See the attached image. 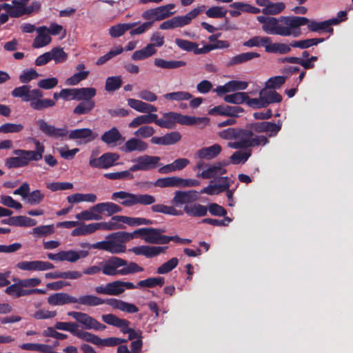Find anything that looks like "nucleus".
Returning a JSON list of instances; mask_svg holds the SVG:
<instances>
[{
	"label": "nucleus",
	"mask_w": 353,
	"mask_h": 353,
	"mask_svg": "<svg viewBox=\"0 0 353 353\" xmlns=\"http://www.w3.org/2000/svg\"><path fill=\"white\" fill-rule=\"evenodd\" d=\"M154 185L161 188H179V176H168L157 179Z\"/></svg>",
	"instance_id": "nucleus-50"
},
{
	"label": "nucleus",
	"mask_w": 353,
	"mask_h": 353,
	"mask_svg": "<svg viewBox=\"0 0 353 353\" xmlns=\"http://www.w3.org/2000/svg\"><path fill=\"white\" fill-rule=\"evenodd\" d=\"M167 247L141 245L132 248L130 250L136 255H143L147 258H152L163 253Z\"/></svg>",
	"instance_id": "nucleus-22"
},
{
	"label": "nucleus",
	"mask_w": 353,
	"mask_h": 353,
	"mask_svg": "<svg viewBox=\"0 0 353 353\" xmlns=\"http://www.w3.org/2000/svg\"><path fill=\"white\" fill-rule=\"evenodd\" d=\"M137 23H118L109 28V34L112 38H118L123 36L125 32L137 26Z\"/></svg>",
	"instance_id": "nucleus-42"
},
{
	"label": "nucleus",
	"mask_w": 353,
	"mask_h": 353,
	"mask_svg": "<svg viewBox=\"0 0 353 353\" xmlns=\"http://www.w3.org/2000/svg\"><path fill=\"white\" fill-rule=\"evenodd\" d=\"M232 182V180L228 176H220L216 180L210 181L209 185L201 190V193L216 195L226 192V196L229 201L228 205L233 206L234 205L233 194L236 186L233 189H230Z\"/></svg>",
	"instance_id": "nucleus-6"
},
{
	"label": "nucleus",
	"mask_w": 353,
	"mask_h": 353,
	"mask_svg": "<svg viewBox=\"0 0 353 353\" xmlns=\"http://www.w3.org/2000/svg\"><path fill=\"white\" fill-rule=\"evenodd\" d=\"M101 319L105 323L120 328L123 334H128L127 331L132 330L129 327L130 321L120 319L113 314H103Z\"/></svg>",
	"instance_id": "nucleus-21"
},
{
	"label": "nucleus",
	"mask_w": 353,
	"mask_h": 353,
	"mask_svg": "<svg viewBox=\"0 0 353 353\" xmlns=\"http://www.w3.org/2000/svg\"><path fill=\"white\" fill-rule=\"evenodd\" d=\"M29 0H12L10 3L1 4V10H4L11 17H19L23 14H30L33 12V5L26 6Z\"/></svg>",
	"instance_id": "nucleus-10"
},
{
	"label": "nucleus",
	"mask_w": 353,
	"mask_h": 353,
	"mask_svg": "<svg viewBox=\"0 0 353 353\" xmlns=\"http://www.w3.org/2000/svg\"><path fill=\"white\" fill-rule=\"evenodd\" d=\"M285 4L283 2H272L266 8H263L261 12L265 15H276L281 13L285 8Z\"/></svg>",
	"instance_id": "nucleus-56"
},
{
	"label": "nucleus",
	"mask_w": 353,
	"mask_h": 353,
	"mask_svg": "<svg viewBox=\"0 0 353 353\" xmlns=\"http://www.w3.org/2000/svg\"><path fill=\"white\" fill-rule=\"evenodd\" d=\"M174 8L175 4L174 3H170L156 8L158 21L163 20L174 14V12H172V10Z\"/></svg>",
	"instance_id": "nucleus-60"
},
{
	"label": "nucleus",
	"mask_w": 353,
	"mask_h": 353,
	"mask_svg": "<svg viewBox=\"0 0 353 353\" xmlns=\"http://www.w3.org/2000/svg\"><path fill=\"white\" fill-rule=\"evenodd\" d=\"M282 96L275 90L263 88L259 92V97L250 99L248 105L253 108H266L270 103H279Z\"/></svg>",
	"instance_id": "nucleus-7"
},
{
	"label": "nucleus",
	"mask_w": 353,
	"mask_h": 353,
	"mask_svg": "<svg viewBox=\"0 0 353 353\" xmlns=\"http://www.w3.org/2000/svg\"><path fill=\"white\" fill-rule=\"evenodd\" d=\"M222 148L219 144H214L210 147H205L197 151L196 155L201 159H212L217 157Z\"/></svg>",
	"instance_id": "nucleus-34"
},
{
	"label": "nucleus",
	"mask_w": 353,
	"mask_h": 353,
	"mask_svg": "<svg viewBox=\"0 0 353 353\" xmlns=\"http://www.w3.org/2000/svg\"><path fill=\"white\" fill-rule=\"evenodd\" d=\"M209 119L207 117H195L188 115H183L178 113V123L185 125H203L208 123Z\"/></svg>",
	"instance_id": "nucleus-38"
},
{
	"label": "nucleus",
	"mask_w": 353,
	"mask_h": 353,
	"mask_svg": "<svg viewBox=\"0 0 353 353\" xmlns=\"http://www.w3.org/2000/svg\"><path fill=\"white\" fill-rule=\"evenodd\" d=\"M173 204L172 205H165L164 204H154L151 207V210L153 212L162 213L167 215L171 216H181L183 211L176 209Z\"/></svg>",
	"instance_id": "nucleus-37"
},
{
	"label": "nucleus",
	"mask_w": 353,
	"mask_h": 353,
	"mask_svg": "<svg viewBox=\"0 0 353 353\" xmlns=\"http://www.w3.org/2000/svg\"><path fill=\"white\" fill-rule=\"evenodd\" d=\"M12 96L21 98L22 101L30 103L32 97L41 96V90L39 89L30 90V85H23L15 88L12 91Z\"/></svg>",
	"instance_id": "nucleus-19"
},
{
	"label": "nucleus",
	"mask_w": 353,
	"mask_h": 353,
	"mask_svg": "<svg viewBox=\"0 0 353 353\" xmlns=\"http://www.w3.org/2000/svg\"><path fill=\"white\" fill-rule=\"evenodd\" d=\"M101 263L103 274L108 276L127 275L143 271V268L137 263H128L125 260L117 256H112Z\"/></svg>",
	"instance_id": "nucleus-5"
},
{
	"label": "nucleus",
	"mask_w": 353,
	"mask_h": 353,
	"mask_svg": "<svg viewBox=\"0 0 353 353\" xmlns=\"http://www.w3.org/2000/svg\"><path fill=\"white\" fill-rule=\"evenodd\" d=\"M324 41L323 38H312L304 40L293 41L291 42L292 48H298L301 49H306L313 46H316Z\"/></svg>",
	"instance_id": "nucleus-53"
},
{
	"label": "nucleus",
	"mask_w": 353,
	"mask_h": 353,
	"mask_svg": "<svg viewBox=\"0 0 353 353\" xmlns=\"http://www.w3.org/2000/svg\"><path fill=\"white\" fill-rule=\"evenodd\" d=\"M252 99L248 97L246 92H235L233 94H228L224 97V101L229 103L233 104H241L245 102L248 104V101Z\"/></svg>",
	"instance_id": "nucleus-51"
},
{
	"label": "nucleus",
	"mask_w": 353,
	"mask_h": 353,
	"mask_svg": "<svg viewBox=\"0 0 353 353\" xmlns=\"http://www.w3.org/2000/svg\"><path fill=\"white\" fill-rule=\"evenodd\" d=\"M154 64L156 67L162 69H175L186 65L183 61H167L161 58H156L154 60Z\"/></svg>",
	"instance_id": "nucleus-45"
},
{
	"label": "nucleus",
	"mask_w": 353,
	"mask_h": 353,
	"mask_svg": "<svg viewBox=\"0 0 353 353\" xmlns=\"http://www.w3.org/2000/svg\"><path fill=\"white\" fill-rule=\"evenodd\" d=\"M38 35L34 38L32 47L34 48H41L48 46L52 41L50 35L47 32V26H43L37 28Z\"/></svg>",
	"instance_id": "nucleus-27"
},
{
	"label": "nucleus",
	"mask_w": 353,
	"mask_h": 353,
	"mask_svg": "<svg viewBox=\"0 0 353 353\" xmlns=\"http://www.w3.org/2000/svg\"><path fill=\"white\" fill-rule=\"evenodd\" d=\"M178 123V113L174 112H169L163 113L161 119L157 118L155 124L161 128L166 129H172Z\"/></svg>",
	"instance_id": "nucleus-30"
},
{
	"label": "nucleus",
	"mask_w": 353,
	"mask_h": 353,
	"mask_svg": "<svg viewBox=\"0 0 353 353\" xmlns=\"http://www.w3.org/2000/svg\"><path fill=\"white\" fill-rule=\"evenodd\" d=\"M94 105L93 101H84L76 106L73 112L76 114H88L94 108Z\"/></svg>",
	"instance_id": "nucleus-64"
},
{
	"label": "nucleus",
	"mask_w": 353,
	"mask_h": 353,
	"mask_svg": "<svg viewBox=\"0 0 353 353\" xmlns=\"http://www.w3.org/2000/svg\"><path fill=\"white\" fill-rule=\"evenodd\" d=\"M9 275V272H0V287H5L8 285H10L9 287H36L41 283V280L39 279L32 278L23 281H19L18 283L10 284V282L8 279Z\"/></svg>",
	"instance_id": "nucleus-20"
},
{
	"label": "nucleus",
	"mask_w": 353,
	"mask_h": 353,
	"mask_svg": "<svg viewBox=\"0 0 353 353\" xmlns=\"http://www.w3.org/2000/svg\"><path fill=\"white\" fill-rule=\"evenodd\" d=\"M252 135L253 132L251 130L239 128L235 141L228 143V147L233 149H248Z\"/></svg>",
	"instance_id": "nucleus-17"
},
{
	"label": "nucleus",
	"mask_w": 353,
	"mask_h": 353,
	"mask_svg": "<svg viewBox=\"0 0 353 353\" xmlns=\"http://www.w3.org/2000/svg\"><path fill=\"white\" fill-rule=\"evenodd\" d=\"M269 40L270 37H268L254 36L245 41L243 43V46L248 48L263 46L266 50L267 46H268L269 43Z\"/></svg>",
	"instance_id": "nucleus-52"
},
{
	"label": "nucleus",
	"mask_w": 353,
	"mask_h": 353,
	"mask_svg": "<svg viewBox=\"0 0 353 353\" xmlns=\"http://www.w3.org/2000/svg\"><path fill=\"white\" fill-rule=\"evenodd\" d=\"M96 89L94 88H76V100L77 101H92L96 95Z\"/></svg>",
	"instance_id": "nucleus-55"
},
{
	"label": "nucleus",
	"mask_w": 353,
	"mask_h": 353,
	"mask_svg": "<svg viewBox=\"0 0 353 353\" xmlns=\"http://www.w3.org/2000/svg\"><path fill=\"white\" fill-rule=\"evenodd\" d=\"M107 304L112 307L114 309H117L129 314H134L139 312L138 307L134 304L117 299H108Z\"/></svg>",
	"instance_id": "nucleus-29"
},
{
	"label": "nucleus",
	"mask_w": 353,
	"mask_h": 353,
	"mask_svg": "<svg viewBox=\"0 0 353 353\" xmlns=\"http://www.w3.org/2000/svg\"><path fill=\"white\" fill-rule=\"evenodd\" d=\"M78 324L74 322H57L54 325L55 329L70 332L77 337L78 336V333L80 332V330H78Z\"/></svg>",
	"instance_id": "nucleus-57"
},
{
	"label": "nucleus",
	"mask_w": 353,
	"mask_h": 353,
	"mask_svg": "<svg viewBox=\"0 0 353 353\" xmlns=\"http://www.w3.org/2000/svg\"><path fill=\"white\" fill-rule=\"evenodd\" d=\"M6 293L13 297H20L32 294H45L46 290L43 288H30L24 290L23 288H6Z\"/></svg>",
	"instance_id": "nucleus-36"
},
{
	"label": "nucleus",
	"mask_w": 353,
	"mask_h": 353,
	"mask_svg": "<svg viewBox=\"0 0 353 353\" xmlns=\"http://www.w3.org/2000/svg\"><path fill=\"white\" fill-rule=\"evenodd\" d=\"M2 223L17 227H32L37 224V221L26 216H16L2 221Z\"/></svg>",
	"instance_id": "nucleus-31"
},
{
	"label": "nucleus",
	"mask_w": 353,
	"mask_h": 353,
	"mask_svg": "<svg viewBox=\"0 0 353 353\" xmlns=\"http://www.w3.org/2000/svg\"><path fill=\"white\" fill-rule=\"evenodd\" d=\"M148 148V144L137 137L128 139L124 144L120 147V150L124 153H132L133 152H143Z\"/></svg>",
	"instance_id": "nucleus-16"
},
{
	"label": "nucleus",
	"mask_w": 353,
	"mask_h": 353,
	"mask_svg": "<svg viewBox=\"0 0 353 353\" xmlns=\"http://www.w3.org/2000/svg\"><path fill=\"white\" fill-rule=\"evenodd\" d=\"M36 123L39 130L50 138L63 140L68 136L70 139H79L81 143H87L97 137V134L90 128L75 129L68 132L66 128H57L42 119H38Z\"/></svg>",
	"instance_id": "nucleus-1"
},
{
	"label": "nucleus",
	"mask_w": 353,
	"mask_h": 353,
	"mask_svg": "<svg viewBox=\"0 0 353 353\" xmlns=\"http://www.w3.org/2000/svg\"><path fill=\"white\" fill-rule=\"evenodd\" d=\"M48 303L50 305H63L77 303V298L65 292H57L48 296Z\"/></svg>",
	"instance_id": "nucleus-24"
},
{
	"label": "nucleus",
	"mask_w": 353,
	"mask_h": 353,
	"mask_svg": "<svg viewBox=\"0 0 353 353\" xmlns=\"http://www.w3.org/2000/svg\"><path fill=\"white\" fill-rule=\"evenodd\" d=\"M119 218H121V215L114 216L109 221L99 222L101 230L111 231L123 229L125 227Z\"/></svg>",
	"instance_id": "nucleus-48"
},
{
	"label": "nucleus",
	"mask_w": 353,
	"mask_h": 353,
	"mask_svg": "<svg viewBox=\"0 0 353 353\" xmlns=\"http://www.w3.org/2000/svg\"><path fill=\"white\" fill-rule=\"evenodd\" d=\"M94 208L97 210L99 215L106 212L108 216H112L114 214L120 212L122 208L112 202L99 203L94 205Z\"/></svg>",
	"instance_id": "nucleus-35"
},
{
	"label": "nucleus",
	"mask_w": 353,
	"mask_h": 353,
	"mask_svg": "<svg viewBox=\"0 0 353 353\" xmlns=\"http://www.w3.org/2000/svg\"><path fill=\"white\" fill-rule=\"evenodd\" d=\"M122 79L121 76L109 77L106 79L105 89L108 92H114L121 88Z\"/></svg>",
	"instance_id": "nucleus-61"
},
{
	"label": "nucleus",
	"mask_w": 353,
	"mask_h": 353,
	"mask_svg": "<svg viewBox=\"0 0 353 353\" xmlns=\"http://www.w3.org/2000/svg\"><path fill=\"white\" fill-rule=\"evenodd\" d=\"M205 8V6H201L194 8L185 15L174 17L176 28H181L190 24Z\"/></svg>",
	"instance_id": "nucleus-23"
},
{
	"label": "nucleus",
	"mask_w": 353,
	"mask_h": 353,
	"mask_svg": "<svg viewBox=\"0 0 353 353\" xmlns=\"http://www.w3.org/2000/svg\"><path fill=\"white\" fill-rule=\"evenodd\" d=\"M181 139V135L179 132H171L162 137H152L150 141L152 144L160 145H173Z\"/></svg>",
	"instance_id": "nucleus-25"
},
{
	"label": "nucleus",
	"mask_w": 353,
	"mask_h": 353,
	"mask_svg": "<svg viewBox=\"0 0 353 353\" xmlns=\"http://www.w3.org/2000/svg\"><path fill=\"white\" fill-rule=\"evenodd\" d=\"M91 247L93 249L105 250L111 254L123 253L126 251V247L124 243L112 239L97 242L92 244Z\"/></svg>",
	"instance_id": "nucleus-15"
},
{
	"label": "nucleus",
	"mask_w": 353,
	"mask_h": 353,
	"mask_svg": "<svg viewBox=\"0 0 353 353\" xmlns=\"http://www.w3.org/2000/svg\"><path fill=\"white\" fill-rule=\"evenodd\" d=\"M229 161H222L215 162L206 166L205 169L200 173H197L196 176L202 179H212L216 180L219 177L227 172L225 167L229 165Z\"/></svg>",
	"instance_id": "nucleus-14"
},
{
	"label": "nucleus",
	"mask_w": 353,
	"mask_h": 353,
	"mask_svg": "<svg viewBox=\"0 0 353 353\" xmlns=\"http://www.w3.org/2000/svg\"><path fill=\"white\" fill-rule=\"evenodd\" d=\"M259 57L260 54L259 53L254 52L241 53L233 57L229 61L228 65L241 64Z\"/></svg>",
	"instance_id": "nucleus-49"
},
{
	"label": "nucleus",
	"mask_w": 353,
	"mask_h": 353,
	"mask_svg": "<svg viewBox=\"0 0 353 353\" xmlns=\"http://www.w3.org/2000/svg\"><path fill=\"white\" fill-rule=\"evenodd\" d=\"M201 192L196 190H177L174 192L171 203L175 207L183 206V213L185 212L189 216H205L208 214V207L196 202Z\"/></svg>",
	"instance_id": "nucleus-3"
},
{
	"label": "nucleus",
	"mask_w": 353,
	"mask_h": 353,
	"mask_svg": "<svg viewBox=\"0 0 353 353\" xmlns=\"http://www.w3.org/2000/svg\"><path fill=\"white\" fill-rule=\"evenodd\" d=\"M292 46L290 44L283 43H272L270 38L268 46L266 48V52L268 53H278L285 54L291 51Z\"/></svg>",
	"instance_id": "nucleus-43"
},
{
	"label": "nucleus",
	"mask_w": 353,
	"mask_h": 353,
	"mask_svg": "<svg viewBox=\"0 0 353 353\" xmlns=\"http://www.w3.org/2000/svg\"><path fill=\"white\" fill-rule=\"evenodd\" d=\"M127 102L131 108L141 113H152L157 111L156 106L146 103L142 99H128Z\"/></svg>",
	"instance_id": "nucleus-26"
},
{
	"label": "nucleus",
	"mask_w": 353,
	"mask_h": 353,
	"mask_svg": "<svg viewBox=\"0 0 353 353\" xmlns=\"http://www.w3.org/2000/svg\"><path fill=\"white\" fill-rule=\"evenodd\" d=\"M293 18L299 19L297 25L294 26V30H299L300 26H307V28L310 31L314 32H320V21L315 20H310L309 19L304 17L293 16Z\"/></svg>",
	"instance_id": "nucleus-46"
},
{
	"label": "nucleus",
	"mask_w": 353,
	"mask_h": 353,
	"mask_svg": "<svg viewBox=\"0 0 353 353\" xmlns=\"http://www.w3.org/2000/svg\"><path fill=\"white\" fill-rule=\"evenodd\" d=\"M228 10L223 6H212L205 11V14L210 18L220 19L225 17Z\"/></svg>",
	"instance_id": "nucleus-63"
},
{
	"label": "nucleus",
	"mask_w": 353,
	"mask_h": 353,
	"mask_svg": "<svg viewBox=\"0 0 353 353\" xmlns=\"http://www.w3.org/2000/svg\"><path fill=\"white\" fill-rule=\"evenodd\" d=\"M179 263V260L176 257L170 259L169 261L165 262L160 265L157 270V272L159 274H167L174 269Z\"/></svg>",
	"instance_id": "nucleus-62"
},
{
	"label": "nucleus",
	"mask_w": 353,
	"mask_h": 353,
	"mask_svg": "<svg viewBox=\"0 0 353 353\" xmlns=\"http://www.w3.org/2000/svg\"><path fill=\"white\" fill-rule=\"evenodd\" d=\"M175 43L183 50L193 52L196 54H204V52H203V48H199L198 44L188 40L176 39L175 40Z\"/></svg>",
	"instance_id": "nucleus-41"
},
{
	"label": "nucleus",
	"mask_w": 353,
	"mask_h": 353,
	"mask_svg": "<svg viewBox=\"0 0 353 353\" xmlns=\"http://www.w3.org/2000/svg\"><path fill=\"white\" fill-rule=\"evenodd\" d=\"M89 255L88 250H68L60 251L56 254L48 253L47 256L49 259L55 261H67L76 263L78 261L86 258Z\"/></svg>",
	"instance_id": "nucleus-11"
},
{
	"label": "nucleus",
	"mask_w": 353,
	"mask_h": 353,
	"mask_svg": "<svg viewBox=\"0 0 353 353\" xmlns=\"http://www.w3.org/2000/svg\"><path fill=\"white\" fill-rule=\"evenodd\" d=\"M256 19L262 24V30L268 34L294 37H298L301 34L299 30H294L299 19L293 17H282L278 19L273 17L261 15Z\"/></svg>",
	"instance_id": "nucleus-2"
},
{
	"label": "nucleus",
	"mask_w": 353,
	"mask_h": 353,
	"mask_svg": "<svg viewBox=\"0 0 353 353\" xmlns=\"http://www.w3.org/2000/svg\"><path fill=\"white\" fill-rule=\"evenodd\" d=\"M101 140L108 145L116 146L118 141H123L124 138L119 130L113 127L110 130L105 132L101 136Z\"/></svg>",
	"instance_id": "nucleus-32"
},
{
	"label": "nucleus",
	"mask_w": 353,
	"mask_h": 353,
	"mask_svg": "<svg viewBox=\"0 0 353 353\" xmlns=\"http://www.w3.org/2000/svg\"><path fill=\"white\" fill-rule=\"evenodd\" d=\"M163 97L170 101H188L192 98V96L188 92L178 91L174 92L166 93L163 95Z\"/></svg>",
	"instance_id": "nucleus-59"
},
{
	"label": "nucleus",
	"mask_w": 353,
	"mask_h": 353,
	"mask_svg": "<svg viewBox=\"0 0 353 353\" xmlns=\"http://www.w3.org/2000/svg\"><path fill=\"white\" fill-rule=\"evenodd\" d=\"M107 299H102L94 295H83L77 298V303L90 307L97 306L103 303L107 304Z\"/></svg>",
	"instance_id": "nucleus-44"
},
{
	"label": "nucleus",
	"mask_w": 353,
	"mask_h": 353,
	"mask_svg": "<svg viewBox=\"0 0 353 353\" xmlns=\"http://www.w3.org/2000/svg\"><path fill=\"white\" fill-rule=\"evenodd\" d=\"M43 92L41 90V96L32 97L30 103V107L36 110H41L45 108L53 107L55 105L54 101L49 99H42Z\"/></svg>",
	"instance_id": "nucleus-39"
},
{
	"label": "nucleus",
	"mask_w": 353,
	"mask_h": 353,
	"mask_svg": "<svg viewBox=\"0 0 353 353\" xmlns=\"http://www.w3.org/2000/svg\"><path fill=\"white\" fill-rule=\"evenodd\" d=\"M68 315L81 323L85 329L99 331L104 330L106 328L105 325L101 323L97 319L86 313L72 311L68 312Z\"/></svg>",
	"instance_id": "nucleus-13"
},
{
	"label": "nucleus",
	"mask_w": 353,
	"mask_h": 353,
	"mask_svg": "<svg viewBox=\"0 0 353 353\" xmlns=\"http://www.w3.org/2000/svg\"><path fill=\"white\" fill-rule=\"evenodd\" d=\"M17 268L24 271H46L52 269L54 265L48 261H23L17 264Z\"/></svg>",
	"instance_id": "nucleus-18"
},
{
	"label": "nucleus",
	"mask_w": 353,
	"mask_h": 353,
	"mask_svg": "<svg viewBox=\"0 0 353 353\" xmlns=\"http://www.w3.org/2000/svg\"><path fill=\"white\" fill-rule=\"evenodd\" d=\"M67 201L69 203H79L81 202H88V203H94L97 200V195L92 193L88 194H81V193H75L71 194L67 197Z\"/></svg>",
	"instance_id": "nucleus-40"
},
{
	"label": "nucleus",
	"mask_w": 353,
	"mask_h": 353,
	"mask_svg": "<svg viewBox=\"0 0 353 353\" xmlns=\"http://www.w3.org/2000/svg\"><path fill=\"white\" fill-rule=\"evenodd\" d=\"M112 199L119 201L125 207L136 205V194L125 191L115 192L112 194Z\"/></svg>",
	"instance_id": "nucleus-28"
},
{
	"label": "nucleus",
	"mask_w": 353,
	"mask_h": 353,
	"mask_svg": "<svg viewBox=\"0 0 353 353\" xmlns=\"http://www.w3.org/2000/svg\"><path fill=\"white\" fill-rule=\"evenodd\" d=\"M160 157L144 154L132 160L134 164L130 167V171H149L159 166Z\"/></svg>",
	"instance_id": "nucleus-12"
},
{
	"label": "nucleus",
	"mask_w": 353,
	"mask_h": 353,
	"mask_svg": "<svg viewBox=\"0 0 353 353\" xmlns=\"http://www.w3.org/2000/svg\"><path fill=\"white\" fill-rule=\"evenodd\" d=\"M32 142L35 145V150H14L13 154L16 157L7 158L5 165L10 169L18 168L28 165L31 161L42 159L45 146L36 139H33Z\"/></svg>",
	"instance_id": "nucleus-4"
},
{
	"label": "nucleus",
	"mask_w": 353,
	"mask_h": 353,
	"mask_svg": "<svg viewBox=\"0 0 353 353\" xmlns=\"http://www.w3.org/2000/svg\"><path fill=\"white\" fill-rule=\"evenodd\" d=\"M75 218L79 221H99L102 219L101 215H99L94 206L77 214Z\"/></svg>",
	"instance_id": "nucleus-47"
},
{
	"label": "nucleus",
	"mask_w": 353,
	"mask_h": 353,
	"mask_svg": "<svg viewBox=\"0 0 353 353\" xmlns=\"http://www.w3.org/2000/svg\"><path fill=\"white\" fill-rule=\"evenodd\" d=\"M145 114L139 115L132 120L128 124L129 128H136L139 126L148 125V124L154 123L157 118V114L154 113H144Z\"/></svg>",
	"instance_id": "nucleus-33"
},
{
	"label": "nucleus",
	"mask_w": 353,
	"mask_h": 353,
	"mask_svg": "<svg viewBox=\"0 0 353 353\" xmlns=\"http://www.w3.org/2000/svg\"><path fill=\"white\" fill-rule=\"evenodd\" d=\"M163 231L160 229L152 228H143L136 230L137 236H139L145 243L151 244H165L171 240L178 237L162 235Z\"/></svg>",
	"instance_id": "nucleus-8"
},
{
	"label": "nucleus",
	"mask_w": 353,
	"mask_h": 353,
	"mask_svg": "<svg viewBox=\"0 0 353 353\" xmlns=\"http://www.w3.org/2000/svg\"><path fill=\"white\" fill-rule=\"evenodd\" d=\"M120 157L114 152H105L101 157H97V152L92 150L89 158V165L95 169L107 170L115 165Z\"/></svg>",
	"instance_id": "nucleus-9"
},
{
	"label": "nucleus",
	"mask_w": 353,
	"mask_h": 353,
	"mask_svg": "<svg viewBox=\"0 0 353 353\" xmlns=\"http://www.w3.org/2000/svg\"><path fill=\"white\" fill-rule=\"evenodd\" d=\"M251 154L252 150L250 149H245L244 151H237L230 157V161L235 165L245 163Z\"/></svg>",
	"instance_id": "nucleus-58"
},
{
	"label": "nucleus",
	"mask_w": 353,
	"mask_h": 353,
	"mask_svg": "<svg viewBox=\"0 0 353 353\" xmlns=\"http://www.w3.org/2000/svg\"><path fill=\"white\" fill-rule=\"evenodd\" d=\"M121 223L127 224L130 226H138L141 225H150L152 221L150 219L141 217H130L127 216H121V218H119Z\"/></svg>",
	"instance_id": "nucleus-54"
}]
</instances>
